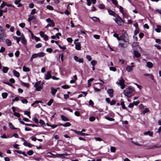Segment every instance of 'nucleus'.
<instances>
[{
	"label": "nucleus",
	"instance_id": "nucleus-1",
	"mask_svg": "<svg viewBox=\"0 0 161 161\" xmlns=\"http://www.w3.org/2000/svg\"><path fill=\"white\" fill-rule=\"evenodd\" d=\"M134 90L132 87H129L124 90L123 93L125 96L129 97L132 96V92Z\"/></svg>",
	"mask_w": 161,
	"mask_h": 161
},
{
	"label": "nucleus",
	"instance_id": "nucleus-2",
	"mask_svg": "<svg viewBox=\"0 0 161 161\" xmlns=\"http://www.w3.org/2000/svg\"><path fill=\"white\" fill-rule=\"evenodd\" d=\"M114 19L119 26H122L124 24V22L123 20L119 16L117 15Z\"/></svg>",
	"mask_w": 161,
	"mask_h": 161
},
{
	"label": "nucleus",
	"instance_id": "nucleus-3",
	"mask_svg": "<svg viewBox=\"0 0 161 161\" xmlns=\"http://www.w3.org/2000/svg\"><path fill=\"white\" fill-rule=\"evenodd\" d=\"M34 87H36V91H40L42 88L43 84L41 83V81H39L35 83Z\"/></svg>",
	"mask_w": 161,
	"mask_h": 161
},
{
	"label": "nucleus",
	"instance_id": "nucleus-4",
	"mask_svg": "<svg viewBox=\"0 0 161 161\" xmlns=\"http://www.w3.org/2000/svg\"><path fill=\"white\" fill-rule=\"evenodd\" d=\"M44 55L45 53L42 52L33 54L30 60L32 61L34 58L37 57H42L44 56Z\"/></svg>",
	"mask_w": 161,
	"mask_h": 161
},
{
	"label": "nucleus",
	"instance_id": "nucleus-5",
	"mask_svg": "<svg viewBox=\"0 0 161 161\" xmlns=\"http://www.w3.org/2000/svg\"><path fill=\"white\" fill-rule=\"evenodd\" d=\"M116 84L119 85L121 86V88L123 89L125 86L124 84V80L122 78H120L116 82Z\"/></svg>",
	"mask_w": 161,
	"mask_h": 161
},
{
	"label": "nucleus",
	"instance_id": "nucleus-6",
	"mask_svg": "<svg viewBox=\"0 0 161 161\" xmlns=\"http://www.w3.org/2000/svg\"><path fill=\"white\" fill-rule=\"evenodd\" d=\"M119 40L123 41H126V42H127V41L129 40V39L127 34L125 32L123 33L122 35L120 36Z\"/></svg>",
	"mask_w": 161,
	"mask_h": 161
},
{
	"label": "nucleus",
	"instance_id": "nucleus-7",
	"mask_svg": "<svg viewBox=\"0 0 161 161\" xmlns=\"http://www.w3.org/2000/svg\"><path fill=\"white\" fill-rule=\"evenodd\" d=\"M127 42H126V41H122V42L119 43V45L121 47H126L129 44V40H127Z\"/></svg>",
	"mask_w": 161,
	"mask_h": 161
},
{
	"label": "nucleus",
	"instance_id": "nucleus-8",
	"mask_svg": "<svg viewBox=\"0 0 161 161\" xmlns=\"http://www.w3.org/2000/svg\"><path fill=\"white\" fill-rule=\"evenodd\" d=\"M4 31L3 28L0 26V41L4 37Z\"/></svg>",
	"mask_w": 161,
	"mask_h": 161
},
{
	"label": "nucleus",
	"instance_id": "nucleus-9",
	"mask_svg": "<svg viewBox=\"0 0 161 161\" xmlns=\"http://www.w3.org/2000/svg\"><path fill=\"white\" fill-rule=\"evenodd\" d=\"M134 67V65H127L126 68V70L128 72H130L132 71Z\"/></svg>",
	"mask_w": 161,
	"mask_h": 161
},
{
	"label": "nucleus",
	"instance_id": "nucleus-10",
	"mask_svg": "<svg viewBox=\"0 0 161 161\" xmlns=\"http://www.w3.org/2000/svg\"><path fill=\"white\" fill-rule=\"evenodd\" d=\"M75 44V48L76 50H80L81 49L80 43L79 42H74Z\"/></svg>",
	"mask_w": 161,
	"mask_h": 161
},
{
	"label": "nucleus",
	"instance_id": "nucleus-11",
	"mask_svg": "<svg viewBox=\"0 0 161 161\" xmlns=\"http://www.w3.org/2000/svg\"><path fill=\"white\" fill-rule=\"evenodd\" d=\"M107 92L108 94H109L110 97H113L114 91L112 89H108L107 90Z\"/></svg>",
	"mask_w": 161,
	"mask_h": 161
},
{
	"label": "nucleus",
	"instance_id": "nucleus-12",
	"mask_svg": "<svg viewBox=\"0 0 161 161\" xmlns=\"http://www.w3.org/2000/svg\"><path fill=\"white\" fill-rule=\"evenodd\" d=\"M45 79L46 80H48L52 78V76L51 75V72L50 71H47V75H45Z\"/></svg>",
	"mask_w": 161,
	"mask_h": 161
},
{
	"label": "nucleus",
	"instance_id": "nucleus-13",
	"mask_svg": "<svg viewBox=\"0 0 161 161\" xmlns=\"http://www.w3.org/2000/svg\"><path fill=\"white\" fill-rule=\"evenodd\" d=\"M20 39L21 42L23 44L25 45L26 44V40H25V37L23 34L20 37Z\"/></svg>",
	"mask_w": 161,
	"mask_h": 161
},
{
	"label": "nucleus",
	"instance_id": "nucleus-14",
	"mask_svg": "<svg viewBox=\"0 0 161 161\" xmlns=\"http://www.w3.org/2000/svg\"><path fill=\"white\" fill-rule=\"evenodd\" d=\"M108 12L110 15H112L114 17H116V15H117L112 10H108Z\"/></svg>",
	"mask_w": 161,
	"mask_h": 161
},
{
	"label": "nucleus",
	"instance_id": "nucleus-15",
	"mask_svg": "<svg viewBox=\"0 0 161 161\" xmlns=\"http://www.w3.org/2000/svg\"><path fill=\"white\" fill-rule=\"evenodd\" d=\"M134 57L136 58H139L141 56V54L136 51H134Z\"/></svg>",
	"mask_w": 161,
	"mask_h": 161
},
{
	"label": "nucleus",
	"instance_id": "nucleus-16",
	"mask_svg": "<svg viewBox=\"0 0 161 161\" xmlns=\"http://www.w3.org/2000/svg\"><path fill=\"white\" fill-rule=\"evenodd\" d=\"M23 144L25 146L28 147H31L32 146H34V145L31 144L30 143H28L27 142H24Z\"/></svg>",
	"mask_w": 161,
	"mask_h": 161
},
{
	"label": "nucleus",
	"instance_id": "nucleus-17",
	"mask_svg": "<svg viewBox=\"0 0 161 161\" xmlns=\"http://www.w3.org/2000/svg\"><path fill=\"white\" fill-rule=\"evenodd\" d=\"M21 0H15L14 1V3L17 5V6L18 7H21L22 6V5L20 3Z\"/></svg>",
	"mask_w": 161,
	"mask_h": 161
},
{
	"label": "nucleus",
	"instance_id": "nucleus-18",
	"mask_svg": "<svg viewBox=\"0 0 161 161\" xmlns=\"http://www.w3.org/2000/svg\"><path fill=\"white\" fill-rule=\"evenodd\" d=\"M147 66L149 68H152L153 67V63L150 62H147Z\"/></svg>",
	"mask_w": 161,
	"mask_h": 161
},
{
	"label": "nucleus",
	"instance_id": "nucleus-19",
	"mask_svg": "<svg viewBox=\"0 0 161 161\" xmlns=\"http://www.w3.org/2000/svg\"><path fill=\"white\" fill-rule=\"evenodd\" d=\"M58 125L60 126H63L64 127H69L71 125V124L69 122H67L65 123L64 124H58Z\"/></svg>",
	"mask_w": 161,
	"mask_h": 161
},
{
	"label": "nucleus",
	"instance_id": "nucleus-20",
	"mask_svg": "<svg viewBox=\"0 0 161 161\" xmlns=\"http://www.w3.org/2000/svg\"><path fill=\"white\" fill-rule=\"evenodd\" d=\"M143 134L144 135H148L150 137H152L153 136V132L149 131L144 132Z\"/></svg>",
	"mask_w": 161,
	"mask_h": 161
},
{
	"label": "nucleus",
	"instance_id": "nucleus-21",
	"mask_svg": "<svg viewBox=\"0 0 161 161\" xmlns=\"http://www.w3.org/2000/svg\"><path fill=\"white\" fill-rule=\"evenodd\" d=\"M61 119L64 121H69V119L64 115H61Z\"/></svg>",
	"mask_w": 161,
	"mask_h": 161
},
{
	"label": "nucleus",
	"instance_id": "nucleus-22",
	"mask_svg": "<svg viewBox=\"0 0 161 161\" xmlns=\"http://www.w3.org/2000/svg\"><path fill=\"white\" fill-rule=\"evenodd\" d=\"M51 91L52 94L53 95H54L57 92V89H55L53 87H51Z\"/></svg>",
	"mask_w": 161,
	"mask_h": 161
},
{
	"label": "nucleus",
	"instance_id": "nucleus-23",
	"mask_svg": "<svg viewBox=\"0 0 161 161\" xmlns=\"http://www.w3.org/2000/svg\"><path fill=\"white\" fill-rule=\"evenodd\" d=\"M38 103H43V102H42L41 101H35L33 103H32L31 105V106H33L34 107H36L37 106H34V105L35 104H37Z\"/></svg>",
	"mask_w": 161,
	"mask_h": 161
},
{
	"label": "nucleus",
	"instance_id": "nucleus-24",
	"mask_svg": "<svg viewBox=\"0 0 161 161\" xmlns=\"http://www.w3.org/2000/svg\"><path fill=\"white\" fill-rule=\"evenodd\" d=\"M13 73L14 74V75L17 77H19V73L17 72V71H16L15 70H14L13 71Z\"/></svg>",
	"mask_w": 161,
	"mask_h": 161
},
{
	"label": "nucleus",
	"instance_id": "nucleus-25",
	"mask_svg": "<svg viewBox=\"0 0 161 161\" xmlns=\"http://www.w3.org/2000/svg\"><path fill=\"white\" fill-rule=\"evenodd\" d=\"M8 70V68L7 67H3L2 71L3 73H6Z\"/></svg>",
	"mask_w": 161,
	"mask_h": 161
},
{
	"label": "nucleus",
	"instance_id": "nucleus-26",
	"mask_svg": "<svg viewBox=\"0 0 161 161\" xmlns=\"http://www.w3.org/2000/svg\"><path fill=\"white\" fill-rule=\"evenodd\" d=\"M92 19L94 22H99L100 19L97 17H93L91 18Z\"/></svg>",
	"mask_w": 161,
	"mask_h": 161
},
{
	"label": "nucleus",
	"instance_id": "nucleus-27",
	"mask_svg": "<svg viewBox=\"0 0 161 161\" xmlns=\"http://www.w3.org/2000/svg\"><path fill=\"white\" fill-rule=\"evenodd\" d=\"M5 42L7 44L8 46H10L11 45V41L8 39H7L5 40Z\"/></svg>",
	"mask_w": 161,
	"mask_h": 161
},
{
	"label": "nucleus",
	"instance_id": "nucleus-28",
	"mask_svg": "<svg viewBox=\"0 0 161 161\" xmlns=\"http://www.w3.org/2000/svg\"><path fill=\"white\" fill-rule=\"evenodd\" d=\"M8 125H9V127L11 129H18V128H15L13 126L12 123H10V122H8Z\"/></svg>",
	"mask_w": 161,
	"mask_h": 161
},
{
	"label": "nucleus",
	"instance_id": "nucleus-29",
	"mask_svg": "<svg viewBox=\"0 0 161 161\" xmlns=\"http://www.w3.org/2000/svg\"><path fill=\"white\" fill-rule=\"evenodd\" d=\"M117 7L119 9L120 12H121L123 14L124 11L123 10V7L119 5L117 6Z\"/></svg>",
	"mask_w": 161,
	"mask_h": 161
},
{
	"label": "nucleus",
	"instance_id": "nucleus-30",
	"mask_svg": "<svg viewBox=\"0 0 161 161\" xmlns=\"http://www.w3.org/2000/svg\"><path fill=\"white\" fill-rule=\"evenodd\" d=\"M8 95V94L7 92H3L2 94V96L3 99L6 98Z\"/></svg>",
	"mask_w": 161,
	"mask_h": 161
},
{
	"label": "nucleus",
	"instance_id": "nucleus-31",
	"mask_svg": "<svg viewBox=\"0 0 161 161\" xmlns=\"http://www.w3.org/2000/svg\"><path fill=\"white\" fill-rule=\"evenodd\" d=\"M132 46L133 48L135 47L138 46L139 47V48L141 49V47H139L138 44L137 42H133L132 44Z\"/></svg>",
	"mask_w": 161,
	"mask_h": 161
},
{
	"label": "nucleus",
	"instance_id": "nucleus-32",
	"mask_svg": "<svg viewBox=\"0 0 161 161\" xmlns=\"http://www.w3.org/2000/svg\"><path fill=\"white\" fill-rule=\"evenodd\" d=\"M53 100L52 99H51L50 100V101L47 103V105H48V106H50L53 103Z\"/></svg>",
	"mask_w": 161,
	"mask_h": 161
},
{
	"label": "nucleus",
	"instance_id": "nucleus-33",
	"mask_svg": "<svg viewBox=\"0 0 161 161\" xmlns=\"http://www.w3.org/2000/svg\"><path fill=\"white\" fill-rule=\"evenodd\" d=\"M23 70L25 72H28L30 71V69L26 67L25 66H24L23 67Z\"/></svg>",
	"mask_w": 161,
	"mask_h": 161
},
{
	"label": "nucleus",
	"instance_id": "nucleus-34",
	"mask_svg": "<svg viewBox=\"0 0 161 161\" xmlns=\"http://www.w3.org/2000/svg\"><path fill=\"white\" fill-rule=\"evenodd\" d=\"M21 84L22 85L26 87H28L29 86V84L25 83L23 82H21Z\"/></svg>",
	"mask_w": 161,
	"mask_h": 161
},
{
	"label": "nucleus",
	"instance_id": "nucleus-35",
	"mask_svg": "<svg viewBox=\"0 0 161 161\" xmlns=\"http://www.w3.org/2000/svg\"><path fill=\"white\" fill-rule=\"evenodd\" d=\"M91 63L92 66H94L97 64V61L95 60H93L91 61Z\"/></svg>",
	"mask_w": 161,
	"mask_h": 161
},
{
	"label": "nucleus",
	"instance_id": "nucleus-36",
	"mask_svg": "<svg viewBox=\"0 0 161 161\" xmlns=\"http://www.w3.org/2000/svg\"><path fill=\"white\" fill-rule=\"evenodd\" d=\"M46 8H47V9L49 10H54L52 6H51V5H47L46 6Z\"/></svg>",
	"mask_w": 161,
	"mask_h": 161
},
{
	"label": "nucleus",
	"instance_id": "nucleus-37",
	"mask_svg": "<svg viewBox=\"0 0 161 161\" xmlns=\"http://www.w3.org/2000/svg\"><path fill=\"white\" fill-rule=\"evenodd\" d=\"M112 3L114 4V5L116 7H117V6L118 5V3L116 0H111Z\"/></svg>",
	"mask_w": 161,
	"mask_h": 161
},
{
	"label": "nucleus",
	"instance_id": "nucleus-38",
	"mask_svg": "<svg viewBox=\"0 0 161 161\" xmlns=\"http://www.w3.org/2000/svg\"><path fill=\"white\" fill-rule=\"evenodd\" d=\"M105 118L108 120H109L110 121H113L114 120V119L113 118H111L109 117L108 116H105Z\"/></svg>",
	"mask_w": 161,
	"mask_h": 161
},
{
	"label": "nucleus",
	"instance_id": "nucleus-39",
	"mask_svg": "<svg viewBox=\"0 0 161 161\" xmlns=\"http://www.w3.org/2000/svg\"><path fill=\"white\" fill-rule=\"evenodd\" d=\"M95 119V118L94 116H91L89 118V120L91 122H93Z\"/></svg>",
	"mask_w": 161,
	"mask_h": 161
},
{
	"label": "nucleus",
	"instance_id": "nucleus-40",
	"mask_svg": "<svg viewBox=\"0 0 161 161\" xmlns=\"http://www.w3.org/2000/svg\"><path fill=\"white\" fill-rule=\"evenodd\" d=\"M120 105L121 106L122 108L123 109H126V107H125L124 103L123 102H121L120 103Z\"/></svg>",
	"mask_w": 161,
	"mask_h": 161
},
{
	"label": "nucleus",
	"instance_id": "nucleus-41",
	"mask_svg": "<svg viewBox=\"0 0 161 161\" xmlns=\"http://www.w3.org/2000/svg\"><path fill=\"white\" fill-rule=\"evenodd\" d=\"M155 31L157 32H160V28L159 27V25L157 26V28L155 29Z\"/></svg>",
	"mask_w": 161,
	"mask_h": 161
},
{
	"label": "nucleus",
	"instance_id": "nucleus-42",
	"mask_svg": "<svg viewBox=\"0 0 161 161\" xmlns=\"http://www.w3.org/2000/svg\"><path fill=\"white\" fill-rule=\"evenodd\" d=\"M110 150L111 152L114 153L116 150V148L114 147L111 146L110 147Z\"/></svg>",
	"mask_w": 161,
	"mask_h": 161
},
{
	"label": "nucleus",
	"instance_id": "nucleus-43",
	"mask_svg": "<svg viewBox=\"0 0 161 161\" xmlns=\"http://www.w3.org/2000/svg\"><path fill=\"white\" fill-rule=\"evenodd\" d=\"M48 25L49 27H54L55 26V23L54 22H52L51 23H50L48 24Z\"/></svg>",
	"mask_w": 161,
	"mask_h": 161
},
{
	"label": "nucleus",
	"instance_id": "nucleus-44",
	"mask_svg": "<svg viewBox=\"0 0 161 161\" xmlns=\"http://www.w3.org/2000/svg\"><path fill=\"white\" fill-rule=\"evenodd\" d=\"M42 44L41 43H39L36 45V48H39L42 46Z\"/></svg>",
	"mask_w": 161,
	"mask_h": 161
},
{
	"label": "nucleus",
	"instance_id": "nucleus-45",
	"mask_svg": "<svg viewBox=\"0 0 161 161\" xmlns=\"http://www.w3.org/2000/svg\"><path fill=\"white\" fill-rule=\"evenodd\" d=\"M33 153V152L32 150H30L29 151L27 152V154H28L29 155L31 156L32 155Z\"/></svg>",
	"mask_w": 161,
	"mask_h": 161
},
{
	"label": "nucleus",
	"instance_id": "nucleus-46",
	"mask_svg": "<svg viewBox=\"0 0 161 161\" xmlns=\"http://www.w3.org/2000/svg\"><path fill=\"white\" fill-rule=\"evenodd\" d=\"M32 120L33 121H34L35 123H36V124H38L39 123L38 119L36 118H33L32 119Z\"/></svg>",
	"mask_w": 161,
	"mask_h": 161
},
{
	"label": "nucleus",
	"instance_id": "nucleus-47",
	"mask_svg": "<svg viewBox=\"0 0 161 161\" xmlns=\"http://www.w3.org/2000/svg\"><path fill=\"white\" fill-rule=\"evenodd\" d=\"M113 36L115 37H116L118 40L119 41L120 37H119V36L118 34H117L116 33H114L113 35Z\"/></svg>",
	"mask_w": 161,
	"mask_h": 161
},
{
	"label": "nucleus",
	"instance_id": "nucleus-48",
	"mask_svg": "<svg viewBox=\"0 0 161 161\" xmlns=\"http://www.w3.org/2000/svg\"><path fill=\"white\" fill-rule=\"evenodd\" d=\"M36 13V9H33L32 10L31 14L32 15H33L35 14Z\"/></svg>",
	"mask_w": 161,
	"mask_h": 161
},
{
	"label": "nucleus",
	"instance_id": "nucleus-49",
	"mask_svg": "<svg viewBox=\"0 0 161 161\" xmlns=\"http://www.w3.org/2000/svg\"><path fill=\"white\" fill-rule=\"evenodd\" d=\"M62 88L63 89H66L69 88L70 87L69 86L67 85H65L62 86Z\"/></svg>",
	"mask_w": 161,
	"mask_h": 161
},
{
	"label": "nucleus",
	"instance_id": "nucleus-50",
	"mask_svg": "<svg viewBox=\"0 0 161 161\" xmlns=\"http://www.w3.org/2000/svg\"><path fill=\"white\" fill-rule=\"evenodd\" d=\"M14 115L15 116H16L18 118L20 117V114L17 112H14Z\"/></svg>",
	"mask_w": 161,
	"mask_h": 161
},
{
	"label": "nucleus",
	"instance_id": "nucleus-51",
	"mask_svg": "<svg viewBox=\"0 0 161 161\" xmlns=\"http://www.w3.org/2000/svg\"><path fill=\"white\" fill-rule=\"evenodd\" d=\"M19 25L22 28H24L25 26V24L24 23H21L19 24Z\"/></svg>",
	"mask_w": 161,
	"mask_h": 161
},
{
	"label": "nucleus",
	"instance_id": "nucleus-52",
	"mask_svg": "<svg viewBox=\"0 0 161 161\" xmlns=\"http://www.w3.org/2000/svg\"><path fill=\"white\" fill-rule=\"evenodd\" d=\"M5 50V48L2 47H1V49H0V53H3Z\"/></svg>",
	"mask_w": 161,
	"mask_h": 161
},
{
	"label": "nucleus",
	"instance_id": "nucleus-53",
	"mask_svg": "<svg viewBox=\"0 0 161 161\" xmlns=\"http://www.w3.org/2000/svg\"><path fill=\"white\" fill-rule=\"evenodd\" d=\"M149 111V109L147 108H146L143 111V114L146 113L148 112Z\"/></svg>",
	"mask_w": 161,
	"mask_h": 161
},
{
	"label": "nucleus",
	"instance_id": "nucleus-54",
	"mask_svg": "<svg viewBox=\"0 0 161 161\" xmlns=\"http://www.w3.org/2000/svg\"><path fill=\"white\" fill-rule=\"evenodd\" d=\"M109 69L110 70L114 72L116 70V68L114 67H110Z\"/></svg>",
	"mask_w": 161,
	"mask_h": 161
},
{
	"label": "nucleus",
	"instance_id": "nucleus-55",
	"mask_svg": "<svg viewBox=\"0 0 161 161\" xmlns=\"http://www.w3.org/2000/svg\"><path fill=\"white\" fill-rule=\"evenodd\" d=\"M5 6V2H3V3H2V4L0 6V10H1L2 8H3L4 6Z\"/></svg>",
	"mask_w": 161,
	"mask_h": 161
},
{
	"label": "nucleus",
	"instance_id": "nucleus-56",
	"mask_svg": "<svg viewBox=\"0 0 161 161\" xmlns=\"http://www.w3.org/2000/svg\"><path fill=\"white\" fill-rule=\"evenodd\" d=\"M46 50L47 52L51 53L52 52L53 50L51 48H47L46 49Z\"/></svg>",
	"mask_w": 161,
	"mask_h": 161
},
{
	"label": "nucleus",
	"instance_id": "nucleus-57",
	"mask_svg": "<svg viewBox=\"0 0 161 161\" xmlns=\"http://www.w3.org/2000/svg\"><path fill=\"white\" fill-rule=\"evenodd\" d=\"M65 155L64 154H56L57 157H62L63 156Z\"/></svg>",
	"mask_w": 161,
	"mask_h": 161
},
{
	"label": "nucleus",
	"instance_id": "nucleus-58",
	"mask_svg": "<svg viewBox=\"0 0 161 161\" xmlns=\"http://www.w3.org/2000/svg\"><path fill=\"white\" fill-rule=\"evenodd\" d=\"M20 52L19 51H17L15 53V55L16 57L19 56Z\"/></svg>",
	"mask_w": 161,
	"mask_h": 161
},
{
	"label": "nucleus",
	"instance_id": "nucleus-59",
	"mask_svg": "<svg viewBox=\"0 0 161 161\" xmlns=\"http://www.w3.org/2000/svg\"><path fill=\"white\" fill-rule=\"evenodd\" d=\"M40 35L42 37H43L45 35L44 34V32L42 31L40 32Z\"/></svg>",
	"mask_w": 161,
	"mask_h": 161
},
{
	"label": "nucleus",
	"instance_id": "nucleus-60",
	"mask_svg": "<svg viewBox=\"0 0 161 161\" xmlns=\"http://www.w3.org/2000/svg\"><path fill=\"white\" fill-rule=\"evenodd\" d=\"M46 21L47 23H51L52 22H53V20H51L50 18L47 19H46Z\"/></svg>",
	"mask_w": 161,
	"mask_h": 161
},
{
	"label": "nucleus",
	"instance_id": "nucleus-61",
	"mask_svg": "<svg viewBox=\"0 0 161 161\" xmlns=\"http://www.w3.org/2000/svg\"><path fill=\"white\" fill-rule=\"evenodd\" d=\"M67 41L69 43H71L73 41L71 38H67Z\"/></svg>",
	"mask_w": 161,
	"mask_h": 161
},
{
	"label": "nucleus",
	"instance_id": "nucleus-62",
	"mask_svg": "<svg viewBox=\"0 0 161 161\" xmlns=\"http://www.w3.org/2000/svg\"><path fill=\"white\" fill-rule=\"evenodd\" d=\"M86 58L89 61H90L92 59L91 56L89 55H86Z\"/></svg>",
	"mask_w": 161,
	"mask_h": 161
},
{
	"label": "nucleus",
	"instance_id": "nucleus-63",
	"mask_svg": "<svg viewBox=\"0 0 161 161\" xmlns=\"http://www.w3.org/2000/svg\"><path fill=\"white\" fill-rule=\"evenodd\" d=\"M94 37L97 39H99L100 38V36L97 35H94L93 36Z\"/></svg>",
	"mask_w": 161,
	"mask_h": 161
},
{
	"label": "nucleus",
	"instance_id": "nucleus-64",
	"mask_svg": "<svg viewBox=\"0 0 161 161\" xmlns=\"http://www.w3.org/2000/svg\"><path fill=\"white\" fill-rule=\"evenodd\" d=\"M75 115L77 116H80V113L78 111H75L74 113Z\"/></svg>",
	"mask_w": 161,
	"mask_h": 161
}]
</instances>
